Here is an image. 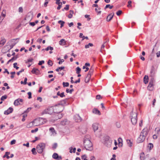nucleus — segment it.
<instances>
[{
    "label": "nucleus",
    "instance_id": "30",
    "mask_svg": "<svg viewBox=\"0 0 160 160\" xmlns=\"http://www.w3.org/2000/svg\"><path fill=\"white\" fill-rule=\"evenodd\" d=\"M93 46V44L92 43H89L87 45H85V48H89L90 46L92 47Z\"/></svg>",
    "mask_w": 160,
    "mask_h": 160
},
{
    "label": "nucleus",
    "instance_id": "27",
    "mask_svg": "<svg viewBox=\"0 0 160 160\" xmlns=\"http://www.w3.org/2000/svg\"><path fill=\"white\" fill-rule=\"evenodd\" d=\"M73 91L74 89H72L70 90L68 88H67L66 89V92L67 93H70L71 94L72 92Z\"/></svg>",
    "mask_w": 160,
    "mask_h": 160
},
{
    "label": "nucleus",
    "instance_id": "39",
    "mask_svg": "<svg viewBox=\"0 0 160 160\" xmlns=\"http://www.w3.org/2000/svg\"><path fill=\"white\" fill-rule=\"evenodd\" d=\"M93 72V69L92 68H91L90 69L88 73L90 75H91L92 74Z\"/></svg>",
    "mask_w": 160,
    "mask_h": 160
},
{
    "label": "nucleus",
    "instance_id": "53",
    "mask_svg": "<svg viewBox=\"0 0 160 160\" xmlns=\"http://www.w3.org/2000/svg\"><path fill=\"white\" fill-rule=\"evenodd\" d=\"M90 79H89V78H87L86 77L85 79V82L86 83H88L89 82Z\"/></svg>",
    "mask_w": 160,
    "mask_h": 160
},
{
    "label": "nucleus",
    "instance_id": "34",
    "mask_svg": "<svg viewBox=\"0 0 160 160\" xmlns=\"http://www.w3.org/2000/svg\"><path fill=\"white\" fill-rule=\"evenodd\" d=\"M81 70V69L78 67L76 68V73L77 74H79Z\"/></svg>",
    "mask_w": 160,
    "mask_h": 160
},
{
    "label": "nucleus",
    "instance_id": "8",
    "mask_svg": "<svg viewBox=\"0 0 160 160\" xmlns=\"http://www.w3.org/2000/svg\"><path fill=\"white\" fill-rule=\"evenodd\" d=\"M74 119L75 121L77 122H80L82 120L79 114L75 115L74 116Z\"/></svg>",
    "mask_w": 160,
    "mask_h": 160
},
{
    "label": "nucleus",
    "instance_id": "46",
    "mask_svg": "<svg viewBox=\"0 0 160 160\" xmlns=\"http://www.w3.org/2000/svg\"><path fill=\"white\" fill-rule=\"evenodd\" d=\"M38 130V128H36L35 129L32 130L31 131V132L32 133L36 132Z\"/></svg>",
    "mask_w": 160,
    "mask_h": 160
},
{
    "label": "nucleus",
    "instance_id": "44",
    "mask_svg": "<svg viewBox=\"0 0 160 160\" xmlns=\"http://www.w3.org/2000/svg\"><path fill=\"white\" fill-rule=\"evenodd\" d=\"M122 13V11L121 10H119L116 12V14L118 16L120 15Z\"/></svg>",
    "mask_w": 160,
    "mask_h": 160
},
{
    "label": "nucleus",
    "instance_id": "6",
    "mask_svg": "<svg viewBox=\"0 0 160 160\" xmlns=\"http://www.w3.org/2000/svg\"><path fill=\"white\" fill-rule=\"evenodd\" d=\"M55 112L57 113H60L62 112L64 108L60 104H58V105H56L54 106Z\"/></svg>",
    "mask_w": 160,
    "mask_h": 160
},
{
    "label": "nucleus",
    "instance_id": "13",
    "mask_svg": "<svg viewBox=\"0 0 160 160\" xmlns=\"http://www.w3.org/2000/svg\"><path fill=\"white\" fill-rule=\"evenodd\" d=\"M92 128L94 132L98 129V124L97 123H94L92 125Z\"/></svg>",
    "mask_w": 160,
    "mask_h": 160
},
{
    "label": "nucleus",
    "instance_id": "2",
    "mask_svg": "<svg viewBox=\"0 0 160 160\" xmlns=\"http://www.w3.org/2000/svg\"><path fill=\"white\" fill-rule=\"evenodd\" d=\"M149 131L147 127L144 128L141 132L138 138L137 142L138 143L142 142L148 135Z\"/></svg>",
    "mask_w": 160,
    "mask_h": 160
},
{
    "label": "nucleus",
    "instance_id": "17",
    "mask_svg": "<svg viewBox=\"0 0 160 160\" xmlns=\"http://www.w3.org/2000/svg\"><path fill=\"white\" fill-rule=\"evenodd\" d=\"M68 99V98H66L63 100L61 101L60 102V103L59 104H60V105H62L63 107V106L67 104V102Z\"/></svg>",
    "mask_w": 160,
    "mask_h": 160
},
{
    "label": "nucleus",
    "instance_id": "23",
    "mask_svg": "<svg viewBox=\"0 0 160 160\" xmlns=\"http://www.w3.org/2000/svg\"><path fill=\"white\" fill-rule=\"evenodd\" d=\"M66 42L65 39H61L59 42V44L60 45H62V43H64V45L65 44Z\"/></svg>",
    "mask_w": 160,
    "mask_h": 160
},
{
    "label": "nucleus",
    "instance_id": "32",
    "mask_svg": "<svg viewBox=\"0 0 160 160\" xmlns=\"http://www.w3.org/2000/svg\"><path fill=\"white\" fill-rule=\"evenodd\" d=\"M45 50L48 51L49 50H50L51 51L53 50V48L51 46H49L48 47L46 48L45 49Z\"/></svg>",
    "mask_w": 160,
    "mask_h": 160
},
{
    "label": "nucleus",
    "instance_id": "50",
    "mask_svg": "<svg viewBox=\"0 0 160 160\" xmlns=\"http://www.w3.org/2000/svg\"><path fill=\"white\" fill-rule=\"evenodd\" d=\"M15 57H13L11 59L9 60V61H8L7 62V64H8L10 62H11L14 59Z\"/></svg>",
    "mask_w": 160,
    "mask_h": 160
},
{
    "label": "nucleus",
    "instance_id": "54",
    "mask_svg": "<svg viewBox=\"0 0 160 160\" xmlns=\"http://www.w3.org/2000/svg\"><path fill=\"white\" fill-rule=\"evenodd\" d=\"M155 131V132H157V133L158 134V133H159V132L160 129L159 128H156Z\"/></svg>",
    "mask_w": 160,
    "mask_h": 160
},
{
    "label": "nucleus",
    "instance_id": "1",
    "mask_svg": "<svg viewBox=\"0 0 160 160\" xmlns=\"http://www.w3.org/2000/svg\"><path fill=\"white\" fill-rule=\"evenodd\" d=\"M47 122V120L42 118H39L35 119L32 122L27 125V127H29L30 126H38L44 124Z\"/></svg>",
    "mask_w": 160,
    "mask_h": 160
},
{
    "label": "nucleus",
    "instance_id": "63",
    "mask_svg": "<svg viewBox=\"0 0 160 160\" xmlns=\"http://www.w3.org/2000/svg\"><path fill=\"white\" fill-rule=\"evenodd\" d=\"M64 61L63 59H60V60L58 62V63L59 64H61Z\"/></svg>",
    "mask_w": 160,
    "mask_h": 160
},
{
    "label": "nucleus",
    "instance_id": "24",
    "mask_svg": "<svg viewBox=\"0 0 160 160\" xmlns=\"http://www.w3.org/2000/svg\"><path fill=\"white\" fill-rule=\"evenodd\" d=\"M127 142L128 144V145L130 147H131L132 146V143L131 142V140H127Z\"/></svg>",
    "mask_w": 160,
    "mask_h": 160
},
{
    "label": "nucleus",
    "instance_id": "10",
    "mask_svg": "<svg viewBox=\"0 0 160 160\" xmlns=\"http://www.w3.org/2000/svg\"><path fill=\"white\" fill-rule=\"evenodd\" d=\"M23 99L20 98H18L15 100L14 102V104L15 106H18L20 104V102H22Z\"/></svg>",
    "mask_w": 160,
    "mask_h": 160
},
{
    "label": "nucleus",
    "instance_id": "18",
    "mask_svg": "<svg viewBox=\"0 0 160 160\" xmlns=\"http://www.w3.org/2000/svg\"><path fill=\"white\" fill-rule=\"evenodd\" d=\"M148 75H145L143 78V82L145 84H146L148 82Z\"/></svg>",
    "mask_w": 160,
    "mask_h": 160
},
{
    "label": "nucleus",
    "instance_id": "64",
    "mask_svg": "<svg viewBox=\"0 0 160 160\" xmlns=\"http://www.w3.org/2000/svg\"><path fill=\"white\" fill-rule=\"evenodd\" d=\"M156 55H157V57H160V51H158V52L157 53H156Z\"/></svg>",
    "mask_w": 160,
    "mask_h": 160
},
{
    "label": "nucleus",
    "instance_id": "29",
    "mask_svg": "<svg viewBox=\"0 0 160 160\" xmlns=\"http://www.w3.org/2000/svg\"><path fill=\"white\" fill-rule=\"evenodd\" d=\"M113 7V6H111L110 4H107L104 8V9H106L108 8H109L110 9H111Z\"/></svg>",
    "mask_w": 160,
    "mask_h": 160
},
{
    "label": "nucleus",
    "instance_id": "22",
    "mask_svg": "<svg viewBox=\"0 0 160 160\" xmlns=\"http://www.w3.org/2000/svg\"><path fill=\"white\" fill-rule=\"evenodd\" d=\"M140 159L141 160H144V154L143 152L140 153Z\"/></svg>",
    "mask_w": 160,
    "mask_h": 160
},
{
    "label": "nucleus",
    "instance_id": "36",
    "mask_svg": "<svg viewBox=\"0 0 160 160\" xmlns=\"http://www.w3.org/2000/svg\"><path fill=\"white\" fill-rule=\"evenodd\" d=\"M7 98V96L6 95L2 96L1 98V100L2 101H4L5 99H6Z\"/></svg>",
    "mask_w": 160,
    "mask_h": 160
},
{
    "label": "nucleus",
    "instance_id": "49",
    "mask_svg": "<svg viewBox=\"0 0 160 160\" xmlns=\"http://www.w3.org/2000/svg\"><path fill=\"white\" fill-rule=\"evenodd\" d=\"M58 146L57 143H55L52 146V148L54 149H56Z\"/></svg>",
    "mask_w": 160,
    "mask_h": 160
},
{
    "label": "nucleus",
    "instance_id": "19",
    "mask_svg": "<svg viewBox=\"0 0 160 160\" xmlns=\"http://www.w3.org/2000/svg\"><path fill=\"white\" fill-rule=\"evenodd\" d=\"M92 112L93 113L95 114H98V115H100L101 114L100 111L97 109L95 108L93 109L92 110Z\"/></svg>",
    "mask_w": 160,
    "mask_h": 160
},
{
    "label": "nucleus",
    "instance_id": "31",
    "mask_svg": "<svg viewBox=\"0 0 160 160\" xmlns=\"http://www.w3.org/2000/svg\"><path fill=\"white\" fill-rule=\"evenodd\" d=\"M31 151L33 154L35 155L37 154V152L36 151V148H32Z\"/></svg>",
    "mask_w": 160,
    "mask_h": 160
},
{
    "label": "nucleus",
    "instance_id": "60",
    "mask_svg": "<svg viewBox=\"0 0 160 160\" xmlns=\"http://www.w3.org/2000/svg\"><path fill=\"white\" fill-rule=\"evenodd\" d=\"M132 3V1H128V7H129L131 6V3Z\"/></svg>",
    "mask_w": 160,
    "mask_h": 160
},
{
    "label": "nucleus",
    "instance_id": "11",
    "mask_svg": "<svg viewBox=\"0 0 160 160\" xmlns=\"http://www.w3.org/2000/svg\"><path fill=\"white\" fill-rule=\"evenodd\" d=\"M13 109L12 107H10L7 110L4 112V113L5 115H8L13 111Z\"/></svg>",
    "mask_w": 160,
    "mask_h": 160
},
{
    "label": "nucleus",
    "instance_id": "4",
    "mask_svg": "<svg viewBox=\"0 0 160 160\" xmlns=\"http://www.w3.org/2000/svg\"><path fill=\"white\" fill-rule=\"evenodd\" d=\"M45 144L43 143L39 144L36 147V149L37 152L39 153H42L45 147Z\"/></svg>",
    "mask_w": 160,
    "mask_h": 160
},
{
    "label": "nucleus",
    "instance_id": "38",
    "mask_svg": "<svg viewBox=\"0 0 160 160\" xmlns=\"http://www.w3.org/2000/svg\"><path fill=\"white\" fill-rule=\"evenodd\" d=\"M42 114H49V112H48V108L47 109H45L44 110L43 112H42Z\"/></svg>",
    "mask_w": 160,
    "mask_h": 160
},
{
    "label": "nucleus",
    "instance_id": "7",
    "mask_svg": "<svg viewBox=\"0 0 160 160\" xmlns=\"http://www.w3.org/2000/svg\"><path fill=\"white\" fill-rule=\"evenodd\" d=\"M156 70L153 66L152 67L149 74V77H154Z\"/></svg>",
    "mask_w": 160,
    "mask_h": 160
},
{
    "label": "nucleus",
    "instance_id": "5",
    "mask_svg": "<svg viewBox=\"0 0 160 160\" xmlns=\"http://www.w3.org/2000/svg\"><path fill=\"white\" fill-rule=\"evenodd\" d=\"M131 121L132 124L135 125L137 121V113L135 112L133 113L132 110L131 112Z\"/></svg>",
    "mask_w": 160,
    "mask_h": 160
},
{
    "label": "nucleus",
    "instance_id": "57",
    "mask_svg": "<svg viewBox=\"0 0 160 160\" xmlns=\"http://www.w3.org/2000/svg\"><path fill=\"white\" fill-rule=\"evenodd\" d=\"M89 15L86 14L85 15V18H88V21H89L91 19V18H89Z\"/></svg>",
    "mask_w": 160,
    "mask_h": 160
},
{
    "label": "nucleus",
    "instance_id": "41",
    "mask_svg": "<svg viewBox=\"0 0 160 160\" xmlns=\"http://www.w3.org/2000/svg\"><path fill=\"white\" fill-rule=\"evenodd\" d=\"M48 64L49 65H50V66H52L53 64L52 61L50 60H49L48 61Z\"/></svg>",
    "mask_w": 160,
    "mask_h": 160
},
{
    "label": "nucleus",
    "instance_id": "62",
    "mask_svg": "<svg viewBox=\"0 0 160 160\" xmlns=\"http://www.w3.org/2000/svg\"><path fill=\"white\" fill-rule=\"evenodd\" d=\"M27 78H24V81L23 82V84L24 85L26 84L27 83Z\"/></svg>",
    "mask_w": 160,
    "mask_h": 160
},
{
    "label": "nucleus",
    "instance_id": "40",
    "mask_svg": "<svg viewBox=\"0 0 160 160\" xmlns=\"http://www.w3.org/2000/svg\"><path fill=\"white\" fill-rule=\"evenodd\" d=\"M107 42V41L105 42H104V43H103V44L102 45L101 47V50H102L104 48V47L106 45L105 44Z\"/></svg>",
    "mask_w": 160,
    "mask_h": 160
},
{
    "label": "nucleus",
    "instance_id": "35",
    "mask_svg": "<svg viewBox=\"0 0 160 160\" xmlns=\"http://www.w3.org/2000/svg\"><path fill=\"white\" fill-rule=\"evenodd\" d=\"M153 144H152V143H150L148 144V148H149L150 150L152 149V148H153Z\"/></svg>",
    "mask_w": 160,
    "mask_h": 160
},
{
    "label": "nucleus",
    "instance_id": "16",
    "mask_svg": "<svg viewBox=\"0 0 160 160\" xmlns=\"http://www.w3.org/2000/svg\"><path fill=\"white\" fill-rule=\"evenodd\" d=\"M148 90L150 91H152L153 89V84L149 83V84L147 87Z\"/></svg>",
    "mask_w": 160,
    "mask_h": 160
},
{
    "label": "nucleus",
    "instance_id": "45",
    "mask_svg": "<svg viewBox=\"0 0 160 160\" xmlns=\"http://www.w3.org/2000/svg\"><path fill=\"white\" fill-rule=\"evenodd\" d=\"M24 71V69L23 68H22L20 71L18 72H17V74L18 75H20V73L23 72Z\"/></svg>",
    "mask_w": 160,
    "mask_h": 160
},
{
    "label": "nucleus",
    "instance_id": "59",
    "mask_svg": "<svg viewBox=\"0 0 160 160\" xmlns=\"http://www.w3.org/2000/svg\"><path fill=\"white\" fill-rule=\"evenodd\" d=\"M23 10L22 7H20L19 8V12H23Z\"/></svg>",
    "mask_w": 160,
    "mask_h": 160
},
{
    "label": "nucleus",
    "instance_id": "33",
    "mask_svg": "<svg viewBox=\"0 0 160 160\" xmlns=\"http://www.w3.org/2000/svg\"><path fill=\"white\" fill-rule=\"evenodd\" d=\"M49 131L52 133V134H54V133L56 134V133L55 132V131L53 128H49Z\"/></svg>",
    "mask_w": 160,
    "mask_h": 160
},
{
    "label": "nucleus",
    "instance_id": "37",
    "mask_svg": "<svg viewBox=\"0 0 160 160\" xmlns=\"http://www.w3.org/2000/svg\"><path fill=\"white\" fill-rule=\"evenodd\" d=\"M62 84L63 87H67L69 86V83L68 82H63L62 83Z\"/></svg>",
    "mask_w": 160,
    "mask_h": 160
},
{
    "label": "nucleus",
    "instance_id": "52",
    "mask_svg": "<svg viewBox=\"0 0 160 160\" xmlns=\"http://www.w3.org/2000/svg\"><path fill=\"white\" fill-rule=\"evenodd\" d=\"M59 96L61 98H63V97H65V95L64 94V92H62V93H60Z\"/></svg>",
    "mask_w": 160,
    "mask_h": 160
},
{
    "label": "nucleus",
    "instance_id": "47",
    "mask_svg": "<svg viewBox=\"0 0 160 160\" xmlns=\"http://www.w3.org/2000/svg\"><path fill=\"white\" fill-rule=\"evenodd\" d=\"M86 158L87 157L85 155H84L82 156V158L83 160H88L86 159Z\"/></svg>",
    "mask_w": 160,
    "mask_h": 160
},
{
    "label": "nucleus",
    "instance_id": "12",
    "mask_svg": "<svg viewBox=\"0 0 160 160\" xmlns=\"http://www.w3.org/2000/svg\"><path fill=\"white\" fill-rule=\"evenodd\" d=\"M31 72L33 74L38 75L39 74V71L38 68H33Z\"/></svg>",
    "mask_w": 160,
    "mask_h": 160
},
{
    "label": "nucleus",
    "instance_id": "14",
    "mask_svg": "<svg viewBox=\"0 0 160 160\" xmlns=\"http://www.w3.org/2000/svg\"><path fill=\"white\" fill-rule=\"evenodd\" d=\"M60 1H56V3L58 5V6L57 7L58 10H59L62 5V3L60 2Z\"/></svg>",
    "mask_w": 160,
    "mask_h": 160
},
{
    "label": "nucleus",
    "instance_id": "9",
    "mask_svg": "<svg viewBox=\"0 0 160 160\" xmlns=\"http://www.w3.org/2000/svg\"><path fill=\"white\" fill-rule=\"evenodd\" d=\"M114 15V13H112L109 14L107 17L106 20L107 22L110 21Z\"/></svg>",
    "mask_w": 160,
    "mask_h": 160
},
{
    "label": "nucleus",
    "instance_id": "51",
    "mask_svg": "<svg viewBox=\"0 0 160 160\" xmlns=\"http://www.w3.org/2000/svg\"><path fill=\"white\" fill-rule=\"evenodd\" d=\"M44 63V61L43 60H42L41 61H40L38 63V64L39 65H41L42 64H43Z\"/></svg>",
    "mask_w": 160,
    "mask_h": 160
},
{
    "label": "nucleus",
    "instance_id": "25",
    "mask_svg": "<svg viewBox=\"0 0 160 160\" xmlns=\"http://www.w3.org/2000/svg\"><path fill=\"white\" fill-rule=\"evenodd\" d=\"M58 23L59 24H60V28H62L65 22H64L62 21V20H59L58 22Z\"/></svg>",
    "mask_w": 160,
    "mask_h": 160
},
{
    "label": "nucleus",
    "instance_id": "55",
    "mask_svg": "<svg viewBox=\"0 0 160 160\" xmlns=\"http://www.w3.org/2000/svg\"><path fill=\"white\" fill-rule=\"evenodd\" d=\"M16 142V140L13 139L10 142V144L11 145H13Z\"/></svg>",
    "mask_w": 160,
    "mask_h": 160
},
{
    "label": "nucleus",
    "instance_id": "58",
    "mask_svg": "<svg viewBox=\"0 0 160 160\" xmlns=\"http://www.w3.org/2000/svg\"><path fill=\"white\" fill-rule=\"evenodd\" d=\"M69 5H67L64 8V9L65 10H68L69 9Z\"/></svg>",
    "mask_w": 160,
    "mask_h": 160
},
{
    "label": "nucleus",
    "instance_id": "43",
    "mask_svg": "<svg viewBox=\"0 0 160 160\" xmlns=\"http://www.w3.org/2000/svg\"><path fill=\"white\" fill-rule=\"evenodd\" d=\"M17 62L14 63L13 64V67L14 68H15L16 69L18 70L19 68V67H18L17 66Z\"/></svg>",
    "mask_w": 160,
    "mask_h": 160
},
{
    "label": "nucleus",
    "instance_id": "21",
    "mask_svg": "<svg viewBox=\"0 0 160 160\" xmlns=\"http://www.w3.org/2000/svg\"><path fill=\"white\" fill-rule=\"evenodd\" d=\"M68 121L66 119H65L63 120L61 122V124L62 125H66Z\"/></svg>",
    "mask_w": 160,
    "mask_h": 160
},
{
    "label": "nucleus",
    "instance_id": "48",
    "mask_svg": "<svg viewBox=\"0 0 160 160\" xmlns=\"http://www.w3.org/2000/svg\"><path fill=\"white\" fill-rule=\"evenodd\" d=\"M28 98L29 99H30L32 98V93L31 92H28Z\"/></svg>",
    "mask_w": 160,
    "mask_h": 160
},
{
    "label": "nucleus",
    "instance_id": "28",
    "mask_svg": "<svg viewBox=\"0 0 160 160\" xmlns=\"http://www.w3.org/2000/svg\"><path fill=\"white\" fill-rule=\"evenodd\" d=\"M150 77V80L149 83L153 84V83L155 82L154 77Z\"/></svg>",
    "mask_w": 160,
    "mask_h": 160
},
{
    "label": "nucleus",
    "instance_id": "61",
    "mask_svg": "<svg viewBox=\"0 0 160 160\" xmlns=\"http://www.w3.org/2000/svg\"><path fill=\"white\" fill-rule=\"evenodd\" d=\"M10 154V152H6L5 153V154L3 156V158H5L8 155Z\"/></svg>",
    "mask_w": 160,
    "mask_h": 160
},
{
    "label": "nucleus",
    "instance_id": "15",
    "mask_svg": "<svg viewBox=\"0 0 160 160\" xmlns=\"http://www.w3.org/2000/svg\"><path fill=\"white\" fill-rule=\"evenodd\" d=\"M48 112H49V114H51L53 112H55L54 107H50L48 108Z\"/></svg>",
    "mask_w": 160,
    "mask_h": 160
},
{
    "label": "nucleus",
    "instance_id": "20",
    "mask_svg": "<svg viewBox=\"0 0 160 160\" xmlns=\"http://www.w3.org/2000/svg\"><path fill=\"white\" fill-rule=\"evenodd\" d=\"M52 157L53 158L56 159L58 160H59V156L58 154L57 153H54L52 155Z\"/></svg>",
    "mask_w": 160,
    "mask_h": 160
},
{
    "label": "nucleus",
    "instance_id": "42",
    "mask_svg": "<svg viewBox=\"0 0 160 160\" xmlns=\"http://www.w3.org/2000/svg\"><path fill=\"white\" fill-rule=\"evenodd\" d=\"M116 127L118 128H119L121 127V124L119 122H116Z\"/></svg>",
    "mask_w": 160,
    "mask_h": 160
},
{
    "label": "nucleus",
    "instance_id": "3",
    "mask_svg": "<svg viewBox=\"0 0 160 160\" xmlns=\"http://www.w3.org/2000/svg\"><path fill=\"white\" fill-rule=\"evenodd\" d=\"M84 147L87 150H91L92 149V145L91 141L88 139L84 141Z\"/></svg>",
    "mask_w": 160,
    "mask_h": 160
},
{
    "label": "nucleus",
    "instance_id": "56",
    "mask_svg": "<svg viewBox=\"0 0 160 160\" xmlns=\"http://www.w3.org/2000/svg\"><path fill=\"white\" fill-rule=\"evenodd\" d=\"M118 143H122V138H119L118 139Z\"/></svg>",
    "mask_w": 160,
    "mask_h": 160
},
{
    "label": "nucleus",
    "instance_id": "26",
    "mask_svg": "<svg viewBox=\"0 0 160 160\" xmlns=\"http://www.w3.org/2000/svg\"><path fill=\"white\" fill-rule=\"evenodd\" d=\"M6 40L5 39H3L0 41V44L2 46L6 42Z\"/></svg>",
    "mask_w": 160,
    "mask_h": 160
}]
</instances>
